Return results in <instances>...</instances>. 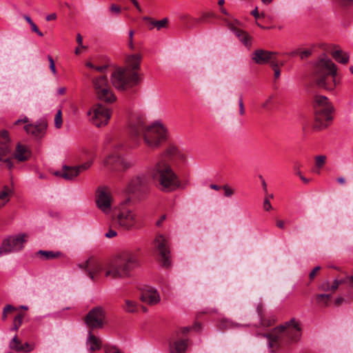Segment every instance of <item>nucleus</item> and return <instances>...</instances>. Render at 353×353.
Returning <instances> with one entry per match:
<instances>
[{"label": "nucleus", "instance_id": "2f4dec72", "mask_svg": "<svg viewBox=\"0 0 353 353\" xmlns=\"http://www.w3.org/2000/svg\"><path fill=\"white\" fill-rule=\"evenodd\" d=\"M123 309L127 312H130V313L137 312L138 310L137 303L133 301H130V300L125 301V305L123 307Z\"/></svg>", "mask_w": 353, "mask_h": 353}, {"label": "nucleus", "instance_id": "423d86ee", "mask_svg": "<svg viewBox=\"0 0 353 353\" xmlns=\"http://www.w3.org/2000/svg\"><path fill=\"white\" fill-rule=\"evenodd\" d=\"M139 265L137 251L125 250L120 253L114 263L110 264L105 276L112 279L128 277L131 272Z\"/></svg>", "mask_w": 353, "mask_h": 353}, {"label": "nucleus", "instance_id": "37998d69", "mask_svg": "<svg viewBox=\"0 0 353 353\" xmlns=\"http://www.w3.org/2000/svg\"><path fill=\"white\" fill-rule=\"evenodd\" d=\"M168 24V19L167 18H164L160 21H155L154 26L157 30H161V28L167 27Z\"/></svg>", "mask_w": 353, "mask_h": 353}, {"label": "nucleus", "instance_id": "c03bdc74", "mask_svg": "<svg viewBox=\"0 0 353 353\" xmlns=\"http://www.w3.org/2000/svg\"><path fill=\"white\" fill-rule=\"evenodd\" d=\"M343 7H350L353 4V0H332Z\"/></svg>", "mask_w": 353, "mask_h": 353}, {"label": "nucleus", "instance_id": "0eeeda50", "mask_svg": "<svg viewBox=\"0 0 353 353\" xmlns=\"http://www.w3.org/2000/svg\"><path fill=\"white\" fill-rule=\"evenodd\" d=\"M334 108L326 97L319 95L315 97V123L314 128L321 130L327 126V122L332 119L331 115Z\"/></svg>", "mask_w": 353, "mask_h": 353}, {"label": "nucleus", "instance_id": "1a4fd4ad", "mask_svg": "<svg viewBox=\"0 0 353 353\" xmlns=\"http://www.w3.org/2000/svg\"><path fill=\"white\" fill-rule=\"evenodd\" d=\"M92 87L97 98L105 103H111L116 101V97L112 93L107 76L101 74L92 78Z\"/></svg>", "mask_w": 353, "mask_h": 353}, {"label": "nucleus", "instance_id": "39448f33", "mask_svg": "<svg viewBox=\"0 0 353 353\" xmlns=\"http://www.w3.org/2000/svg\"><path fill=\"white\" fill-rule=\"evenodd\" d=\"M312 79L318 88L328 91L334 90L339 83L336 65L329 59H320L314 65Z\"/></svg>", "mask_w": 353, "mask_h": 353}, {"label": "nucleus", "instance_id": "4c0bfd02", "mask_svg": "<svg viewBox=\"0 0 353 353\" xmlns=\"http://www.w3.org/2000/svg\"><path fill=\"white\" fill-rule=\"evenodd\" d=\"M17 310V308L13 307L11 305H7L3 307V314H2V320H6L7 319L8 314L13 311Z\"/></svg>", "mask_w": 353, "mask_h": 353}, {"label": "nucleus", "instance_id": "c756f323", "mask_svg": "<svg viewBox=\"0 0 353 353\" xmlns=\"http://www.w3.org/2000/svg\"><path fill=\"white\" fill-rule=\"evenodd\" d=\"M332 54L334 59L339 63L345 64L349 61V54L341 50H334Z\"/></svg>", "mask_w": 353, "mask_h": 353}, {"label": "nucleus", "instance_id": "a211bd4d", "mask_svg": "<svg viewBox=\"0 0 353 353\" xmlns=\"http://www.w3.org/2000/svg\"><path fill=\"white\" fill-rule=\"evenodd\" d=\"M156 248L161 256V263L163 267L170 265V250L168 245V241L163 235H158L155 239Z\"/></svg>", "mask_w": 353, "mask_h": 353}, {"label": "nucleus", "instance_id": "4d7b16f0", "mask_svg": "<svg viewBox=\"0 0 353 353\" xmlns=\"http://www.w3.org/2000/svg\"><path fill=\"white\" fill-rule=\"evenodd\" d=\"M223 189L225 191V196L229 197V196H231L234 194L233 190L232 188H230V187H228V185H224L223 187Z\"/></svg>", "mask_w": 353, "mask_h": 353}, {"label": "nucleus", "instance_id": "4be33fe9", "mask_svg": "<svg viewBox=\"0 0 353 353\" xmlns=\"http://www.w3.org/2000/svg\"><path fill=\"white\" fill-rule=\"evenodd\" d=\"M47 128V123L41 121L35 125L28 124L24 126V129L28 134L33 135L36 138H41L45 134Z\"/></svg>", "mask_w": 353, "mask_h": 353}, {"label": "nucleus", "instance_id": "3c124183", "mask_svg": "<svg viewBox=\"0 0 353 353\" xmlns=\"http://www.w3.org/2000/svg\"><path fill=\"white\" fill-rule=\"evenodd\" d=\"M343 283V281H342V280L339 281L338 279H335V280L333 281V283H332V285L330 286V287H331V290H332V291H335V290H336L339 288V285H340L341 284H342Z\"/></svg>", "mask_w": 353, "mask_h": 353}, {"label": "nucleus", "instance_id": "9d476101", "mask_svg": "<svg viewBox=\"0 0 353 353\" xmlns=\"http://www.w3.org/2000/svg\"><path fill=\"white\" fill-rule=\"evenodd\" d=\"M130 199H126L119 207V212L114 214V219L120 227L125 230H132L135 228L138 220L136 213L126 207Z\"/></svg>", "mask_w": 353, "mask_h": 353}, {"label": "nucleus", "instance_id": "2eb2a0df", "mask_svg": "<svg viewBox=\"0 0 353 353\" xmlns=\"http://www.w3.org/2000/svg\"><path fill=\"white\" fill-rule=\"evenodd\" d=\"M12 148L8 133L6 130L0 132V161L6 163V167L11 170L13 168L12 158L10 156Z\"/></svg>", "mask_w": 353, "mask_h": 353}, {"label": "nucleus", "instance_id": "412c9836", "mask_svg": "<svg viewBox=\"0 0 353 353\" xmlns=\"http://www.w3.org/2000/svg\"><path fill=\"white\" fill-rule=\"evenodd\" d=\"M141 300L146 303L154 305L160 301V297L156 289L148 287L142 291Z\"/></svg>", "mask_w": 353, "mask_h": 353}, {"label": "nucleus", "instance_id": "a19ab883", "mask_svg": "<svg viewBox=\"0 0 353 353\" xmlns=\"http://www.w3.org/2000/svg\"><path fill=\"white\" fill-rule=\"evenodd\" d=\"M104 351L105 353H123L118 347L116 346H112L110 345H105Z\"/></svg>", "mask_w": 353, "mask_h": 353}, {"label": "nucleus", "instance_id": "c85d7f7f", "mask_svg": "<svg viewBox=\"0 0 353 353\" xmlns=\"http://www.w3.org/2000/svg\"><path fill=\"white\" fill-rule=\"evenodd\" d=\"M232 30L245 46H250L251 45L250 37L245 32L235 27Z\"/></svg>", "mask_w": 353, "mask_h": 353}, {"label": "nucleus", "instance_id": "e433bc0d", "mask_svg": "<svg viewBox=\"0 0 353 353\" xmlns=\"http://www.w3.org/2000/svg\"><path fill=\"white\" fill-rule=\"evenodd\" d=\"M234 326V323L229 320L223 319L219 325V328L221 330H224Z\"/></svg>", "mask_w": 353, "mask_h": 353}, {"label": "nucleus", "instance_id": "473e14b6", "mask_svg": "<svg viewBox=\"0 0 353 353\" xmlns=\"http://www.w3.org/2000/svg\"><path fill=\"white\" fill-rule=\"evenodd\" d=\"M274 95H270L264 102L261 105V108L264 110H269L274 104Z\"/></svg>", "mask_w": 353, "mask_h": 353}, {"label": "nucleus", "instance_id": "f03ea898", "mask_svg": "<svg viewBox=\"0 0 353 353\" xmlns=\"http://www.w3.org/2000/svg\"><path fill=\"white\" fill-rule=\"evenodd\" d=\"M141 56L132 54L126 59L124 68H117L111 75L112 85L119 90H125L137 85L139 81L137 70L140 68Z\"/></svg>", "mask_w": 353, "mask_h": 353}, {"label": "nucleus", "instance_id": "338daca9", "mask_svg": "<svg viewBox=\"0 0 353 353\" xmlns=\"http://www.w3.org/2000/svg\"><path fill=\"white\" fill-rule=\"evenodd\" d=\"M259 178L261 181V185H262L263 189L265 193H267V192H268L267 183L261 175L259 176Z\"/></svg>", "mask_w": 353, "mask_h": 353}, {"label": "nucleus", "instance_id": "680f3d73", "mask_svg": "<svg viewBox=\"0 0 353 353\" xmlns=\"http://www.w3.org/2000/svg\"><path fill=\"white\" fill-rule=\"evenodd\" d=\"M320 270H321V267H320V266H316V267H315V268L312 270V272L310 273V275H309L310 279L311 280L314 279V277H315V276H316V273H317V272H318V271H319Z\"/></svg>", "mask_w": 353, "mask_h": 353}, {"label": "nucleus", "instance_id": "ddd939ff", "mask_svg": "<svg viewBox=\"0 0 353 353\" xmlns=\"http://www.w3.org/2000/svg\"><path fill=\"white\" fill-rule=\"evenodd\" d=\"M112 195L110 190L105 186L99 187L95 192V202L97 208L108 214L112 210Z\"/></svg>", "mask_w": 353, "mask_h": 353}, {"label": "nucleus", "instance_id": "393cba45", "mask_svg": "<svg viewBox=\"0 0 353 353\" xmlns=\"http://www.w3.org/2000/svg\"><path fill=\"white\" fill-rule=\"evenodd\" d=\"M13 157L19 162L26 161L30 158L31 152L26 145L18 143Z\"/></svg>", "mask_w": 353, "mask_h": 353}, {"label": "nucleus", "instance_id": "4468645a", "mask_svg": "<svg viewBox=\"0 0 353 353\" xmlns=\"http://www.w3.org/2000/svg\"><path fill=\"white\" fill-rule=\"evenodd\" d=\"M26 238V234H19L5 239L0 248V255L21 250L23 248Z\"/></svg>", "mask_w": 353, "mask_h": 353}, {"label": "nucleus", "instance_id": "e2e57ef3", "mask_svg": "<svg viewBox=\"0 0 353 353\" xmlns=\"http://www.w3.org/2000/svg\"><path fill=\"white\" fill-rule=\"evenodd\" d=\"M108 68V65H101V66H95L94 67V70L97 72H101V73H103Z\"/></svg>", "mask_w": 353, "mask_h": 353}, {"label": "nucleus", "instance_id": "de8ad7c7", "mask_svg": "<svg viewBox=\"0 0 353 353\" xmlns=\"http://www.w3.org/2000/svg\"><path fill=\"white\" fill-rule=\"evenodd\" d=\"M204 17H205V16H203L201 19H192V18H190L188 17H184L183 20L187 19V21L185 22V25L189 27V26H191L192 23H198L199 21H201Z\"/></svg>", "mask_w": 353, "mask_h": 353}, {"label": "nucleus", "instance_id": "5701e85b", "mask_svg": "<svg viewBox=\"0 0 353 353\" xmlns=\"http://www.w3.org/2000/svg\"><path fill=\"white\" fill-rule=\"evenodd\" d=\"M88 350L92 353L101 348L102 341L100 338L96 336L91 330L88 332V338L85 342Z\"/></svg>", "mask_w": 353, "mask_h": 353}, {"label": "nucleus", "instance_id": "aec40b11", "mask_svg": "<svg viewBox=\"0 0 353 353\" xmlns=\"http://www.w3.org/2000/svg\"><path fill=\"white\" fill-rule=\"evenodd\" d=\"M276 52L264 50H256L254 52L252 59L257 64H265L268 63H272V61H276L275 55Z\"/></svg>", "mask_w": 353, "mask_h": 353}, {"label": "nucleus", "instance_id": "6e6d98bb", "mask_svg": "<svg viewBox=\"0 0 353 353\" xmlns=\"http://www.w3.org/2000/svg\"><path fill=\"white\" fill-rule=\"evenodd\" d=\"M133 35H134V31L130 30L129 32V43L128 46L130 49L133 50L134 48V46L133 43Z\"/></svg>", "mask_w": 353, "mask_h": 353}, {"label": "nucleus", "instance_id": "0e129e2a", "mask_svg": "<svg viewBox=\"0 0 353 353\" xmlns=\"http://www.w3.org/2000/svg\"><path fill=\"white\" fill-rule=\"evenodd\" d=\"M117 235V233L116 231L113 230H110L106 234H105V237L107 238H112V237H114Z\"/></svg>", "mask_w": 353, "mask_h": 353}, {"label": "nucleus", "instance_id": "7ed1b4c3", "mask_svg": "<svg viewBox=\"0 0 353 353\" xmlns=\"http://www.w3.org/2000/svg\"><path fill=\"white\" fill-rule=\"evenodd\" d=\"M268 339L269 347L274 352L279 347L299 341L301 336L299 323L292 318L283 325L274 327L271 332L263 334Z\"/></svg>", "mask_w": 353, "mask_h": 353}, {"label": "nucleus", "instance_id": "f257e3e1", "mask_svg": "<svg viewBox=\"0 0 353 353\" xmlns=\"http://www.w3.org/2000/svg\"><path fill=\"white\" fill-rule=\"evenodd\" d=\"M132 134L143 139L145 144L151 149H157L165 143L168 138V132L165 126L161 122H154L146 125L143 117H137L130 122Z\"/></svg>", "mask_w": 353, "mask_h": 353}, {"label": "nucleus", "instance_id": "052dcab7", "mask_svg": "<svg viewBox=\"0 0 353 353\" xmlns=\"http://www.w3.org/2000/svg\"><path fill=\"white\" fill-rule=\"evenodd\" d=\"M143 20L149 21V26H150L149 28L150 30L156 28V26H154L155 21H156L155 20H153L152 18H150L149 17H144Z\"/></svg>", "mask_w": 353, "mask_h": 353}, {"label": "nucleus", "instance_id": "13d9d810", "mask_svg": "<svg viewBox=\"0 0 353 353\" xmlns=\"http://www.w3.org/2000/svg\"><path fill=\"white\" fill-rule=\"evenodd\" d=\"M312 54V50H305L300 52V57L301 59H304L307 58Z\"/></svg>", "mask_w": 353, "mask_h": 353}, {"label": "nucleus", "instance_id": "09e8293b", "mask_svg": "<svg viewBox=\"0 0 353 353\" xmlns=\"http://www.w3.org/2000/svg\"><path fill=\"white\" fill-rule=\"evenodd\" d=\"M48 59L49 61V63H50L49 66H50V69L51 72H52L53 74H56L57 70H56V68H55V63H54V61L52 57L50 55H48Z\"/></svg>", "mask_w": 353, "mask_h": 353}, {"label": "nucleus", "instance_id": "8fccbe9b", "mask_svg": "<svg viewBox=\"0 0 353 353\" xmlns=\"http://www.w3.org/2000/svg\"><path fill=\"white\" fill-rule=\"evenodd\" d=\"M239 105L240 115H244L245 114V108H244V104H243V97L241 95H240V97H239Z\"/></svg>", "mask_w": 353, "mask_h": 353}, {"label": "nucleus", "instance_id": "b1692460", "mask_svg": "<svg viewBox=\"0 0 353 353\" xmlns=\"http://www.w3.org/2000/svg\"><path fill=\"white\" fill-rule=\"evenodd\" d=\"M76 167L63 165L61 171H57L54 175L60 176L65 180H72L79 175Z\"/></svg>", "mask_w": 353, "mask_h": 353}, {"label": "nucleus", "instance_id": "603ef678", "mask_svg": "<svg viewBox=\"0 0 353 353\" xmlns=\"http://www.w3.org/2000/svg\"><path fill=\"white\" fill-rule=\"evenodd\" d=\"M263 208L266 211H269V210H272V208L270 201L268 197H265V199H264Z\"/></svg>", "mask_w": 353, "mask_h": 353}, {"label": "nucleus", "instance_id": "cd10ccee", "mask_svg": "<svg viewBox=\"0 0 353 353\" xmlns=\"http://www.w3.org/2000/svg\"><path fill=\"white\" fill-rule=\"evenodd\" d=\"M37 255L40 256L43 260H52L62 256L63 254L59 251L54 252L51 250H41L37 252Z\"/></svg>", "mask_w": 353, "mask_h": 353}, {"label": "nucleus", "instance_id": "5fc2aeb1", "mask_svg": "<svg viewBox=\"0 0 353 353\" xmlns=\"http://www.w3.org/2000/svg\"><path fill=\"white\" fill-rule=\"evenodd\" d=\"M256 311H257V313H258L259 316L260 318L261 323L262 325H264V323H263V306L261 305H258V306L256 307Z\"/></svg>", "mask_w": 353, "mask_h": 353}, {"label": "nucleus", "instance_id": "f704fd0d", "mask_svg": "<svg viewBox=\"0 0 353 353\" xmlns=\"http://www.w3.org/2000/svg\"><path fill=\"white\" fill-rule=\"evenodd\" d=\"M23 315L21 314H18L13 321V327H12V330L17 331L19 327L22 324Z\"/></svg>", "mask_w": 353, "mask_h": 353}, {"label": "nucleus", "instance_id": "7c9ffc66", "mask_svg": "<svg viewBox=\"0 0 353 353\" xmlns=\"http://www.w3.org/2000/svg\"><path fill=\"white\" fill-rule=\"evenodd\" d=\"M22 344L21 341L18 339L17 336L15 335L9 343V347L11 350H15L16 352H21Z\"/></svg>", "mask_w": 353, "mask_h": 353}, {"label": "nucleus", "instance_id": "a878e982", "mask_svg": "<svg viewBox=\"0 0 353 353\" xmlns=\"http://www.w3.org/2000/svg\"><path fill=\"white\" fill-rule=\"evenodd\" d=\"M163 157H167L170 159L175 158L180 161H184L185 159V154L174 145H170L163 153Z\"/></svg>", "mask_w": 353, "mask_h": 353}, {"label": "nucleus", "instance_id": "774afa93", "mask_svg": "<svg viewBox=\"0 0 353 353\" xmlns=\"http://www.w3.org/2000/svg\"><path fill=\"white\" fill-rule=\"evenodd\" d=\"M330 297H331V296L330 294H318L316 296V299L319 301L323 299H325L327 301Z\"/></svg>", "mask_w": 353, "mask_h": 353}, {"label": "nucleus", "instance_id": "f3484780", "mask_svg": "<svg viewBox=\"0 0 353 353\" xmlns=\"http://www.w3.org/2000/svg\"><path fill=\"white\" fill-rule=\"evenodd\" d=\"M78 267L83 270L92 281H94L104 269L103 264L94 259H88L84 263L79 264Z\"/></svg>", "mask_w": 353, "mask_h": 353}, {"label": "nucleus", "instance_id": "79ce46f5", "mask_svg": "<svg viewBox=\"0 0 353 353\" xmlns=\"http://www.w3.org/2000/svg\"><path fill=\"white\" fill-rule=\"evenodd\" d=\"M271 66L273 68L274 72V77L276 79L279 78L280 74H281V70H280L277 60L272 61L271 63Z\"/></svg>", "mask_w": 353, "mask_h": 353}, {"label": "nucleus", "instance_id": "ea45409f", "mask_svg": "<svg viewBox=\"0 0 353 353\" xmlns=\"http://www.w3.org/2000/svg\"><path fill=\"white\" fill-rule=\"evenodd\" d=\"M34 347H35L34 343H30L26 342L23 345L22 344L21 348L23 350H21V352H25V353H29L34 349Z\"/></svg>", "mask_w": 353, "mask_h": 353}, {"label": "nucleus", "instance_id": "69168bd1", "mask_svg": "<svg viewBox=\"0 0 353 353\" xmlns=\"http://www.w3.org/2000/svg\"><path fill=\"white\" fill-rule=\"evenodd\" d=\"M110 10L111 12H116V13H119L121 12V8L119 6H117L114 4H112L110 8Z\"/></svg>", "mask_w": 353, "mask_h": 353}, {"label": "nucleus", "instance_id": "49530a36", "mask_svg": "<svg viewBox=\"0 0 353 353\" xmlns=\"http://www.w3.org/2000/svg\"><path fill=\"white\" fill-rule=\"evenodd\" d=\"M301 167V164L300 162H299L297 161L294 162L293 170L294 171L295 174L297 176H301L302 174L301 170H300Z\"/></svg>", "mask_w": 353, "mask_h": 353}, {"label": "nucleus", "instance_id": "9b49d317", "mask_svg": "<svg viewBox=\"0 0 353 353\" xmlns=\"http://www.w3.org/2000/svg\"><path fill=\"white\" fill-rule=\"evenodd\" d=\"M124 148L125 145L123 143H114L113 153L110 154L104 161L105 166L114 170H121L131 168L134 165V162L125 159L117 153Z\"/></svg>", "mask_w": 353, "mask_h": 353}, {"label": "nucleus", "instance_id": "72a5a7b5", "mask_svg": "<svg viewBox=\"0 0 353 353\" xmlns=\"http://www.w3.org/2000/svg\"><path fill=\"white\" fill-rule=\"evenodd\" d=\"M201 328V323H195L192 327H182L181 328L180 330V333H181L182 334L185 335V334H187L189 331L190 330H194L195 331H199Z\"/></svg>", "mask_w": 353, "mask_h": 353}, {"label": "nucleus", "instance_id": "58836bf2", "mask_svg": "<svg viewBox=\"0 0 353 353\" xmlns=\"http://www.w3.org/2000/svg\"><path fill=\"white\" fill-rule=\"evenodd\" d=\"M62 123H63V121H62V114H61V110H58V112H57L56 115H55V117H54V125H55V127L57 128H60L62 125Z\"/></svg>", "mask_w": 353, "mask_h": 353}, {"label": "nucleus", "instance_id": "bb28decb", "mask_svg": "<svg viewBox=\"0 0 353 353\" xmlns=\"http://www.w3.org/2000/svg\"><path fill=\"white\" fill-rule=\"evenodd\" d=\"M12 196V190L8 185L3 186L0 191V209L5 206Z\"/></svg>", "mask_w": 353, "mask_h": 353}, {"label": "nucleus", "instance_id": "6e6552de", "mask_svg": "<svg viewBox=\"0 0 353 353\" xmlns=\"http://www.w3.org/2000/svg\"><path fill=\"white\" fill-rule=\"evenodd\" d=\"M127 192L139 200L144 199L150 192L149 178L143 174L133 177L128 185Z\"/></svg>", "mask_w": 353, "mask_h": 353}, {"label": "nucleus", "instance_id": "864d4df0", "mask_svg": "<svg viewBox=\"0 0 353 353\" xmlns=\"http://www.w3.org/2000/svg\"><path fill=\"white\" fill-rule=\"evenodd\" d=\"M31 27V30L32 32L37 34L39 37H43V34L39 30L37 25L33 22L32 23L30 24Z\"/></svg>", "mask_w": 353, "mask_h": 353}, {"label": "nucleus", "instance_id": "20e7f679", "mask_svg": "<svg viewBox=\"0 0 353 353\" xmlns=\"http://www.w3.org/2000/svg\"><path fill=\"white\" fill-rule=\"evenodd\" d=\"M150 173L163 192H174L181 186L178 175L170 165L163 159L158 161L150 169Z\"/></svg>", "mask_w": 353, "mask_h": 353}, {"label": "nucleus", "instance_id": "bf43d9fd", "mask_svg": "<svg viewBox=\"0 0 353 353\" xmlns=\"http://www.w3.org/2000/svg\"><path fill=\"white\" fill-rule=\"evenodd\" d=\"M319 288L323 291H329L331 290V287L330 285V282L328 281H326L325 282L323 283Z\"/></svg>", "mask_w": 353, "mask_h": 353}, {"label": "nucleus", "instance_id": "dca6fc26", "mask_svg": "<svg viewBox=\"0 0 353 353\" xmlns=\"http://www.w3.org/2000/svg\"><path fill=\"white\" fill-rule=\"evenodd\" d=\"M105 312L101 307L92 309L85 317V323L92 331L94 329H100L103 327Z\"/></svg>", "mask_w": 353, "mask_h": 353}, {"label": "nucleus", "instance_id": "6ab92c4d", "mask_svg": "<svg viewBox=\"0 0 353 353\" xmlns=\"http://www.w3.org/2000/svg\"><path fill=\"white\" fill-rule=\"evenodd\" d=\"M189 344L187 339H180L179 331L176 332L170 341L169 349L170 353H185Z\"/></svg>", "mask_w": 353, "mask_h": 353}, {"label": "nucleus", "instance_id": "c9c22d12", "mask_svg": "<svg viewBox=\"0 0 353 353\" xmlns=\"http://www.w3.org/2000/svg\"><path fill=\"white\" fill-rule=\"evenodd\" d=\"M326 157L324 155H319L315 157V165L319 168L321 169L323 167L325 163Z\"/></svg>", "mask_w": 353, "mask_h": 353}, {"label": "nucleus", "instance_id": "a18cd8bd", "mask_svg": "<svg viewBox=\"0 0 353 353\" xmlns=\"http://www.w3.org/2000/svg\"><path fill=\"white\" fill-rule=\"evenodd\" d=\"M92 161H88L86 163H84L79 166H75L76 168L78 170L79 174L84 170H88L92 165Z\"/></svg>", "mask_w": 353, "mask_h": 353}, {"label": "nucleus", "instance_id": "f8f14e48", "mask_svg": "<svg viewBox=\"0 0 353 353\" xmlns=\"http://www.w3.org/2000/svg\"><path fill=\"white\" fill-rule=\"evenodd\" d=\"M88 115L94 125L101 127L108 123L111 114L108 108L101 103H97L88 111Z\"/></svg>", "mask_w": 353, "mask_h": 353}]
</instances>
